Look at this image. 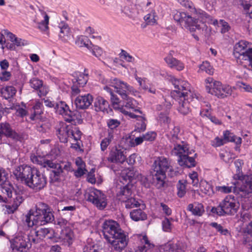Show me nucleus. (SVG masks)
I'll return each instance as SVG.
<instances>
[{"instance_id":"nucleus-1","label":"nucleus","mask_w":252,"mask_h":252,"mask_svg":"<svg viewBox=\"0 0 252 252\" xmlns=\"http://www.w3.org/2000/svg\"><path fill=\"white\" fill-rule=\"evenodd\" d=\"M16 180L37 191L43 189L47 183L46 177L36 168L27 165L17 167L13 172Z\"/></svg>"},{"instance_id":"nucleus-2","label":"nucleus","mask_w":252,"mask_h":252,"mask_svg":"<svg viewBox=\"0 0 252 252\" xmlns=\"http://www.w3.org/2000/svg\"><path fill=\"white\" fill-rule=\"evenodd\" d=\"M175 90L171 93L172 97L179 99L178 111L184 115L190 111V105H193L200 100L199 96L193 94L190 90L189 83L184 81H179L173 78L171 79Z\"/></svg>"},{"instance_id":"nucleus-3","label":"nucleus","mask_w":252,"mask_h":252,"mask_svg":"<svg viewBox=\"0 0 252 252\" xmlns=\"http://www.w3.org/2000/svg\"><path fill=\"white\" fill-rule=\"evenodd\" d=\"M179 132L180 129L178 126H174L170 131V140L174 144L171 154L178 157V162L183 168L194 167L196 164L195 158L197 154H195L193 157L189 156L194 151H190L188 145L180 138L178 136Z\"/></svg>"},{"instance_id":"nucleus-4","label":"nucleus","mask_w":252,"mask_h":252,"mask_svg":"<svg viewBox=\"0 0 252 252\" xmlns=\"http://www.w3.org/2000/svg\"><path fill=\"white\" fill-rule=\"evenodd\" d=\"M35 208V211L31 210L25 216V222L29 227L44 225L54 220L51 209L46 204L39 202Z\"/></svg>"},{"instance_id":"nucleus-5","label":"nucleus","mask_w":252,"mask_h":252,"mask_svg":"<svg viewBox=\"0 0 252 252\" xmlns=\"http://www.w3.org/2000/svg\"><path fill=\"white\" fill-rule=\"evenodd\" d=\"M233 54L237 63L245 68H252V46L249 42L241 40L237 43L234 47Z\"/></svg>"},{"instance_id":"nucleus-6","label":"nucleus","mask_w":252,"mask_h":252,"mask_svg":"<svg viewBox=\"0 0 252 252\" xmlns=\"http://www.w3.org/2000/svg\"><path fill=\"white\" fill-rule=\"evenodd\" d=\"M32 161L35 164H39L47 170H50V179L52 183L59 182L62 174L63 170L60 164L54 162L53 160L46 159L40 156L32 155Z\"/></svg>"},{"instance_id":"nucleus-7","label":"nucleus","mask_w":252,"mask_h":252,"mask_svg":"<svg viewBox=\"0 0 252 252\" xmlns=\"http://www.w3.org/2000/svg\"><path fill=\"white\" fill-rule=\"evenodd\" d=\"M239 203L234 198L226 196L217 207H213L211 212L219 216L234 215L239 208Z\"/></svg>"},{"instance_id":"nucleus-8","label":"nucleus","mask_w":252,"mask_h":252,"mask_svg":"<svg viewBox=\"0 0 252 252\" xmlns=\"http://www.w3.org/2000/svg\"><path fill=\"white\" fill-rule=\"evenodd\" d=\"M109 83L110 86L116 89V92L122 98L126 101L125 106L127 108H133L134 106L133 103L134 100L128 95V92L132 91V88L128 85L126 83L117 78L110 79Z\"/></svg>"},{"instance_id":"nucleus-9","label":"nucleus","mask_w":252,"mask_h":252,"mask_svg":"<svg viewBox=\"0 0 252 252\" xmlns=\"http://www.w3.org/2000/svg\"><path fill=\"white\" fill-rule=\"evenodd\" d=\"M85 198L99 210L104 209L107 206L106 196L100 190L92 189L85 194Z\"/></svg>"},{"instance_id":"nucleus-10","label":"nucleus","mask_w":252,"mask_h":252,"mask_svg":"<svg viewBox=\"0 0 252 252\" xmlns=\"http://www.w3.org/2000/svg\"><path fill=\"white\" fill-rule=\"evenodd\" d=\"M111 244L114 250L121 252L124 250L128 244V236L124 230H120L116 234L108 240Z\"/></svg>"},{"instance_id":"nucleus-11","label":"nucleus","mask_w":252,"mask_h":252,"mask_svg":"<svg viewBox=\"0 0 252 252\" xmlns=\"http://www.w3.org/2000/svg\"><path fill=\"white\" fill-rule=\"evenodd\" d=\"M102 228L104 237L107 241L114 236L120 230H122L119 224L113 220H105L102 224Z\"/></svg>"},{"instance_id":"nucleus-12","label":"nucleus","mask_w":252,"mask_h":252,"mask_svg":"<svg viewBox=\"0 0 252 252\" xmlns=\"http://www.w3.org/2000/svg\"><path fill=\"white\" fill-rule=\"evenodd\" d=\"M26 235L15 237L11 241V248L14 252H27L31 247V244L27 241Z\"/></svg>"},{"instance_id":"nucleus-13","label":"nucleus","mask_w":252,"mask_h":252,"mask_svg":"<svg viewBox=\"0 0 252 252\" xmlns=\"http://www.w3.org/2000/svg\"><path fill=\"white\" fill-rule=\"evenodd\" d=\"M0 131L2 135L15 141H21L24 137L23 134L13 130L10 125L7 122L0 123Z\"/></svg>"},{"instance_id":"nucleus-14","label":"nucleus","mask_w":252,"mask_h":252,"mask_svg":"<svg viewBox=\"0 0 252 252\" xmlns=\"http://www.w3.org/2000/svg\"><path fill=\"white\" fill-rule=\"evenodd\" d=\"M55 109L57 113L62 115L66 122H71L74 120L75 112L70 110L69 106L63 101L56 103Z\"/></svg>"},{"instance_id":"nucleus-15","label":"nucleus","mask_w":252,"mask_h":252,"mask_svg":"<svg viewBox=\"0 0 252 252\" xmlns=\"http://www.w3.org/2000/svg\"><path fill=\"white\" fill-rule=\"evenodd\" d=\"M213 91L214 95L219 98H224L233 94V89L230 86L222 85L219 81L213 82Z\"/></svg>"},{"instance_id":"nucleus-16","label":"nucleus","mask_w":252,"mask_h":252,"mask_svg":"<svg viewBox=\"0 0 252 252\" xmlns=\"http://www.w3.org/2000/svg\"><path fill=\"white\" fill-rule=\"evenodd\" d=\"M169 168H170V162L162 157L157 158L152 165L153 172L157 173L166 174Z\"/></svg>"},{"instance_id":"nucleus-17","label":"nucleus","mask_w":252,"mask_h":252,"mask_svg":"<svg viewBox=\"0 0 252 252\" xmlns=\"http://www.w3.org/2000/svg\"><path fill=\"white\" fill-rule=\"evenodd\" d=\"M124 152V150L120 146H115L110 151L107 159L110 162L123 163L126 159Z\"/></svg>"},{"instance_id":"nucleus-18","label":"nucleus","mask_w":252,"mask_h":252,"mask_svg":"<svg viewBox=\"0 0 252 252\" xmlns=\"http://www.w3.org/2000/svg\"><path fill=\"white\" fill-rule=\"evenodd\" d=\"M93 97L90 94L84 95H79L74 101V103L77 109H86L88 108L92 103Z\"/></svg>"},{"instance_id":"nucleus-19","label":"nucleus","mask_w":252,"mask_h":252,"mask_svg":"<svg viewBox=\"0 0 252 252\" xmlns=\"http://www.w3.org/2000/svg\"><path fill=\"white\" fill-rule=\"evenodd\" d=\"M243 185L239 190L243 193L241 195H249L252 193V174L245 175L240 180Z\"/></svg>"},{"instance_id":"nucleus-20","label":"nucleus","mask_w":252,"mask_h":252,"mask_svg":"<svg viewBox=\"0 0 252 252\" xmlns=\"http://www.w3.org/2000/svg\"><path fill=\"white\" fill-rule=\"evenodd\" d=\"M30 83L31 87L37 91V93L39 97L44 96L48 93V87L43 85L42 80L34 78L30 80Z\"/></svg>"},{"instance_id":"nucleus-21","label":"nucleus","mask_w":252,"mask_h":252,"mask_svg":"<svg viewBox=\"0 0 252 252\" xmlns=\"http://www.w3.org/2000/svg\"><path fill=\"white\" fill-rule=\"evenodd\" d=\"M133 188V184L129 183H126V185L121 187L117 194L118 199L122 202L127 200V198L132 195Z\"/></svg>"},{"instance_id":"nucleus-22","label":"nucleus","mask_w":252,"mask_h":252,"mask_svg":"<svg viewBox=\"0 0 252 252\" xmlns=\"http://www.w3.org/2000/svg\"><path fill=\"white\" fill-rule=\"evenodd\" d=\"M74 237L73 232L69 227H65L62 229L59 238L65 245L69 246L72 243Z\"/></svg>"},{"instance_id":"nucleus-23","label":"nucleus","mask_w":252,"mask_h":252,"mask_svg":"<svg viewBox=\"0 0 252 252\" xmlns=\"http://www.w3.org/2000/svg\"><path fill=\"white\" fill-rule=\"evenodd\" d=\"M58 28L60 29L59 38L63 42L66 43L70 38V29L67 24L63 21L59 24Z\"/></svg>"},{"instance_id":"nucleus-24","label":"nucleus","mask_w":252,"mask_h":252,"mask_svg":"<svg viewBox=\"0 0 252 252\" xmlns=\"http://www.w3.org/2000/svg\"><path fill=\"white\" fill-rule=\"evenodd\" d=\"M186 29L189 30L190 32H195L196 29H199V25L197 24L196 18H192L189 15L186 14L183 21L181 24Z\"/></svg>"},{"instance_id":"nucleus-25","label":"nucleus","mask_w":252,"mask_h":252,"mask_svg":"<svg viewBox=\"0 0 252 252\" xmlns=\"http://www.w3.org/2000/svg\"><path fill=\"white\" fill-rule=\"evenodd\" d=\"M152 183L157 189H160L164 187L165 185L166 174L157 173L152 172Z\"/></svg>"},{"instance_id":"nucleus-26","label":"nucleus","mask_w":252,"mask_h":252,"mask_svg":"<svg viewBox=\"0 0 252 252\" xmlns=\"http://www.w3.org/2000/svg\"><path fill=\"white\" fill-rule=\"evenodd\" d=\"M94 110L97 111H106L108 113V108L109 107V102L101 96L96 97L94 102Z\"/></svg>"},{"instance_id":"nucleus-27","label":"nucleus","mask_w":252,"mask_h":252,"mask_svg":"<svg viewBox=\"0 0 252 252\" xmlns=\"http://www.w3.org/2000/svg\"><path fill=\"white\" fill-rule=\"evenodd\" d=\"M137 176L138 173L135 171L133 168H128L123 171L121 182H123L124 184H125L124 181L126 182L128 181V183H131L132 180L135 179Z\"/></svg>"},{"instance_id":"nucleus-28","label":"nucleus","mask_w":252,"mask_h":252,"mask_svg":"<svg viewBox=\"0 0 252 252\" xmlns=\"http://www.w3.org/2000/svg\"><path fill=\"white\" fill-rule=\"evenodd\" d=\"M187 210L191 212L192 215L199 217L202 216L205 212L202 204L196 202L189 204Z\"/></svg>"},{"instance_id":"nucleus-29","label":"nucleus","mask_w":252,"mask_h":252,"mask_svg":"<svg viewBox=\"0 0 252 252\" xmlns=\"http://www.w3.org/2000/svg\"><path fill=\"white\" fill-rule=\"evenodd\" d=\"M74 82L78 84L79 87H84L87 83L89 79V75L87 73L80 72H75L73 74Z\"/></svg>"},{"instance_id":"nucleus-30","label":"nucleus","mask_w":252,"mask_h":252,"mask_svg":"<svg viewBox=\"0 0 252 252\" xmlns=\"http://www.w3.org/2000/svg\"><path fill=\"white\" fill-rule=\"evenodd\" d=\"M131 219L135 221H142L147 219V214L141 209H135L130 213Z\"/></svg>"},{"instance_id":"nucleus-31","label":"nucleus","mask_w":252,"mask_h":252,"mask_svg":"<svg viewBox=\"0 0 252 252\" xmlns=\"http://www.w3.org/2000/svg\"><path fill=\"white\" fill-rule=\"evenodd\" d=\"M36 233V236L42 240L44 238L51 239L54 235V230L51 228H40L37 230H35Z\"/></svg>"},{"instance_id":"nucleus-32","label":"nucleus","mask_w":252,"mask_h":252,"mask_svg":"<svg viewBox=\"0 0 252 252\" xmlns=\"http://www.w3.org/2000/svg\"><path fill=\"white\" fill-rule=\"evenodd\" d=\"M165 61L170 67H174L178 70H181L184 68L183 64L171 56L166 57Z\"/></svg>"},{"instance_id":"nucleus-33","label":"nucleus","mask_w":252,"mask_h":252,"mask_svg":"<svg viewBox=\"0 0 252 252\" xmlns=\"http://www.w3.org/2000/svg\"><path fill=\"white\" fill-rule=\"evenodd\" d=\"M16 90L13 86H7L0 90V93L3 97L8 99L12 97L16 94Z\"/></svg>"},{"instance_id":"nucleus-34","label":"nucleus","mask_w":252,"mask_h":252,"mask_svg":"<svg viewBox=\"0 0 252 252\" xmlns=\"http://www.w3.org/2000/svg\"><path fill=\"white\" fill-rule=\"evenodd\" d=\"M42 103L37 102L33 107V112L30 116L31 120L33 121L40 118V115L42 113L41 110Z\"/></svg>"},{"instance_id":"nucleus-35","label":"nucleus","mask_w":252,"mask_h":252,"mask_svg":"<svg viewBox=\"0 0 252 252\" xmlns=\"http://www.w3.org/2000/svg\"><path fill=\"white\" fill-rule=\"evenodd\" d=\"M187 182L186 180H179L177 184V195L180 198L183 197L186 193V186Z\"/></svg>"},{"instance_id":"nucleus-36","label":"nucleus","mask_w":252,"mask_h":252,"mask_svg":"<svg viewBox=\"0 0 252 252\" xmlns=\"http://www.w3.org/2000/svg\"><path fill=\"white\" fill-rule=\"evenodd\" d=\"M243 164V161L241 159H237L235 161L234 165L236 168V173L234 175L233 178L235 180H240L244 177L243 175L241 167Z\"/></svg>"},{"instance_id":"nucleus-37","label":"nucleus","mask_w":252,"mask_h":252,"mask_svg":"<svg viewBox=\"0 0 252 252\" xmlns=\"http://www.w3.org/2000/svg\"><path fill=\"white\" fill-rule=\"evenodd\" d=\"M41 14L44 17V20L38 22V27L41 31H46L48 30L49 17L46 12L43 11H41Z\"/></svg>"},{"instance_id":"nucleus-38","label":"nucleus","mask_w":252,"mask_h":252,"mask_svg":"<svg viewBox=\"0 0 252 252\" xmlns=\"http://www.w3.org/2000/svg\"><path fill=\"white\" fill-rule=\"evenodd\" d=\"M67 131L66 130L65 125L62 126L57 130L58 137L61 142L66 143L67 142L68 138L67 136Z\"/></svg>"},{"instance_id":"nucleus-39","label":"nucleus","mask_w":252,"mask_h":252,"mask_svg":"<svg viewBox=\"0 0 252 252\" xmlns=\"http://www.w3.org/2000/svg\"><path fill=\"white\" fill-rule=\"evenodd\" d=\"M26 235V239L29 242L31 245L32 244H38L40 242L41 239L36 236V233L35 230L31 231L28 235Z\"/></svg>"},{"instance_id":"nucleus-40","label":"nucleus","mask_w":252,"mask_h":252,"mask_svg":"<svg viewBox=\"0 0 252 252\" xmlns=\"http://www.w3.org/2000/svg\"><path fill=\"white\" fill-rule=\"evenodd\" d=\"M204 71L208 74L212 75L214 72V69L208 62H204L199 65L198 72Z\"/></svg>"},{"instance_id":"nucleus-41","label":"nucleus","mask_w":252,"mask_h":252,"mask_svg":"<svg viewBox=\"0 0 252 252\" xmlns=\"http://www.w3.org/2000/svg\"><path fill=\"white\" fill-rule=\"evenodd\" d=\"M123 202L125 203V206L127 209L137 207L140 205V203L138 201H136L132 195L129 197V198H127V200L124 201Z\"/></svg>"},{"instance_id":"nucleus-42","label":"nucleus","mask_w":252,"mask_h":252,"mask_svg":"<svg viewBox=\"0 0 252 252\" xmlns=\"http://www.w3.org/2000/svg\"><path fill=\"white\" fill-rule=\"evenodd\" d=\"M76 210L75 206H69L63 207L61 210L60 214L65 217H70L73 214V212Z\"/></svg>"},{"instance_id":"nucleus-43","label":"nucleus","mask_w":252,"mask_h":252,"mask_svg":"<svg viewBox=\"0 0 252 252\" xmlns=\"http://www.w3.org/2000/svg\"><path fill=\"white\" fill-rule=\"evenodd\" d=\"M216 189L217 191L220 192L221 193H228L231 192L232 190L234 192H236V187L235 186V184H234L233 186H217L216 187Z\"/></svg>"},{"instance_id":"nucleus-44","label":"nucleus","mask_w":252,"mask_h":252,"mask_svg":"<svg viewBox=\"0 0 252 252\" xmlns=\"http://www.w3.org/2000/svg\"><path fill=\"white\" fill-rule=\"evenodd\" d=\"M138 118V121L135 125V130L140 132L146 129V125L145 122V119L143 117H139Z\"/></svg>"},{"instance_id":"nucleus-45","label":"nucleus","mask_w":252,"mask_h":252,"mask_svg":"<svg viewBox=\"0 0 252 252\" xmlns=\"http://www.w3.org/2000/svg\"><path fill=\"white\" fill-rule=\"evenodd\" d=\"M157 16L154 11H152L150 13L144 16V20L147 22V24L153 25L157 21Z\"/></svg>"},{"instance_id":"nucleus-46","label":"nucleus","mask_w":252,"mask_h":252,"mask_svg":"<svg viewBox=\"0 0 252 252\" xmlns=\"http://www.w3.org/2000/svg\"><path fill=\"white\" fill-rule=\"evenodd\" d=\"M77 43L80 47L84 46L89 49H90L91 47V45H92L88 37L84 36H82L79 37L77 42Z\"/></svg>"},{"instance_id":"nucleus-47","label":"nucleus","mask_w":252,"mask_h":252,"mask_svg":"<svg viewBox=\"0 0 252 252\" xmlns=\"http://www.w3.org/2000/svg\"><path fill=\"white\" fill-rule=\"evenodd\" d=\"M107 125L111 130L114 129L120 125V122L117 119H110L107 120Z\"/></svg>"},{"instance_id":"nucleus-48","label":"nucleus","mask_w":252,"mask_h":252,"mask_svg":"<svg viewBox=\"0 0 252 252\" xmlns=\"http://www.w3.org/2000/svg\"><path fill=\"white\" fill-rule=\"evenodd\" d=\"M210 225L222 235H226L228 234V230L227 229L223 228L220 224L217 222H212Z\"/></svg>"},{"instance_id":"nucleus-49","label":"nucleus","mask_w":252,"mask_h":252,"mask_svg":"<svg viewBox=\"0 0 252 252\" xmlns=\"http://www.w3.org/2000/svg\"><path fill=\"white\" fill-rule=\"evenodd\" d=\"M162 228L164 231L170 232L172 229V224L169 219L165 218L162 222Z\"/></svg>"},{"instance_id":"nucleus-50","label":"nucleus","mask_w":252,"mask_h":252,"mask_svg":"<svg viewBox=\"0 0 252 252\" xmlns=\"http://www.w3.org/2000/svg\"><path fill=\"white\" fill-rule=\"evenodd\" d=\"M186 13L185 12H181L176 11L173 15L174 19L178 22H179L181 25L184 18H185Z\"/></svg>"},{"instance_id":"nucleus-51","label":"nucleus","mask_w":252,"mask_h":252,"mask_svg":"<svg viewBox=\"0 0 252 252\" xmlns=\"http://www.w3.org/2000/svg\"><path fill=\"white\" fill-rule=\"evenodd\" d=\"M210 18L209 16L206 13L202 12L197 15V18H196L197 24L198 22L204 23L207 21V19Z\"/></svg>"},{"instance_id":"nucleus-52","label":"nucleus","mask_w":252,"mask_h":252,"mask_svg":"<svg viewBox=\"0 0 252 252\" xmlns=\"http://www.w3.org/2000/svg\"><path fill=\"white\" fill-rule=\"evenodd\" d=\"M23 200L24 199L21 196L16 195V197L14 199V202L12 206V208H13V210H12V212L18 208L21 203L23 202Z\"/></svg>"},{"instance_id":"nucleus-53","label":"nucleus","mask_w":252,"mask_h":252,"mask_svg":"<svg viewBox=\"0 0 252 252\" xmlns=\"http://www.w3.org/2000/svg\"><path fill=\"white\" fill-rule=\"evenodd\" d=\"M90 50H91L92 54L96 57H100L103 53L102 49L96 45H93L91 47Z\"/></svg>"},{"instance_id":"nucleus-54","label":"nucleus","mask_w":252,"mask_h":252,"mask_svg":"<svg viewBox=\"0 0 252 252\" xmlns=\"http://www.w3.org/2000/svg\"><path fill=\"white\" fill-rule=\"evenodd\" d=\"M1 191L3 193L6 194L8 197H11L12 191L11 187L7 186L6 184H3L1 185Z\"/></svg>"},{"instance_id":"nucleus-55","label":"nucleus","mask_w":252,"mask_h":252,"mask_svg":"<svg viewBox=\"0 0 252 252\" xmlns=\"http://www.w3.org/2000/svg\"><path fill=\"white\" fill-rule=\"evenodd\" d=\"M219 25L221 27V33H225L227 32L230 29V27L228 23L223 20H220L219 21Z\"/></svg>"},{"instance_id":"nucleus-56","label":"nucleus","mask_w":252,"mask_h":252,"mask_svg":"<svg viewBox=\"0 0 252 252\" xmlns=\"http://www.w3.org/2000/svg\"><path fill=\"white\" fill-rule=\"evenodd\" d=\"M99 248L97 245H89L84 247L83 252H98Z\"/></svg>"},{"instance_id":"nucleus-57","label":"nucleus","mask_w":252,"mask_h":252,"mask_svg":"<svg viewBox=\"0 0 252 252\" xmlns=\"http://www.w3.org/2000/svg\"><path fill=\"white\" fill-rule=\"evenodd\" d=\"M135 10V6L131 4L126 5L124 8L125 13L129 16H132V14L134 13Z\"/></svg>"},{"instance_id":"nucleus-58","label":"nucleus","mask_w":252,"mask_h":252,"mask_svg":"<svg viewBox=\"0 0 252 252\" xmlns=\"http://www.w3.org/2000/svg\"><path fill=\"white\" fill-rule=\"evenodd\" d=\"M143 240L145 244L146 245H147L148 246H146V245H142L141 246L139 247V250L140 252H146L148 250V247H149L150 246V245L149 244V241L148 240V238L147 236H144L143 237Z\"/></svg>"},{"instance_id":"nucleus-59","label":"nucleus","mask_w":252,"mask_h":252,"mask_svg":"<svg viewBox=\"0 0 252 252\" xmlns=\"http://www.w3.org/2000/svg\"><path fill=\"white\" fill-rule=\"evenodd\" d=\"M158 120L161 123H166V124H168L170 121V119L169 118V117L167 116V114L166 113L164 114L162 112H161L159 114Z\"/></svg>"},{"instance_id":"nucleus-60","label":"nucleus","mask_w":252,"mask_h":252,"mask_svg":"<svg viewBox=\"0 0 252 252\" xmlns=\"http://www.w3.org/2000/svg\"><path fill=\"white\" fill-rule=\"evenodd\" d=\"M143 136L145 141H152L155 139L156 133L154 132H148L145 134H143Z\"/></svg>"},{"instance_id":"nucleus-61","label":"nucleus","mask_w":252,"mask_h":252,"mask_svg":"<svg viewBox=\"0 0 252 252\" xmlns=\"http://www.w3.org/2000/svg\"><path fill=\"white\" fill-rule=\"evenodd\" d=\"M223 137L225 142H230V140L231 139H233L235 138V135L233 133H231L228 130H226L223 133Z\"/></svg>"},{"instance_id":"nucleus-62","label":"nucleus","mask_w":252,"mask_h":252,"mask_svg":"<svg viewBox=\"0 0 252 252\" xmlns=\"http://www.w3.org/2000/svg\"><path fill=\"white\" fill-rule=\"evenodd\" d=\"M171 252H183L181 244L180 243L172 244Z\"/></svg>"},{"instance_id":"nucleus-63","label":"nucleus","mask_w":252,"mask_h":252,"mask_svg":"<svg viewBox=\"0 0 252 252\" xmlns=\"http://www.w3.org/2000/svg\"><path fill=\"white\" fill-rule=\"evenodd\" d=\"M67 222V221L65 219L60 218L58 219L55 221V224L59 225L61 227H63L64 228L65 227V226L66 225Z\"/></svg>"},{"instance_id":"nucleus-64","label":"nucleus","mask_w":252,"mask_h":252,"mask_svg":"<svg viewBox=\"0 0 252 252\" xmlns=\"http://www.w3.org/2000/svg\"><path fill=\"white\" fill-rule=\"evenodd\" d=\"M160 207L162 208L163 213L167 216H170L171 214L172 210L167 205L163 203H161Z\"/></svg>"}]
</instances>
